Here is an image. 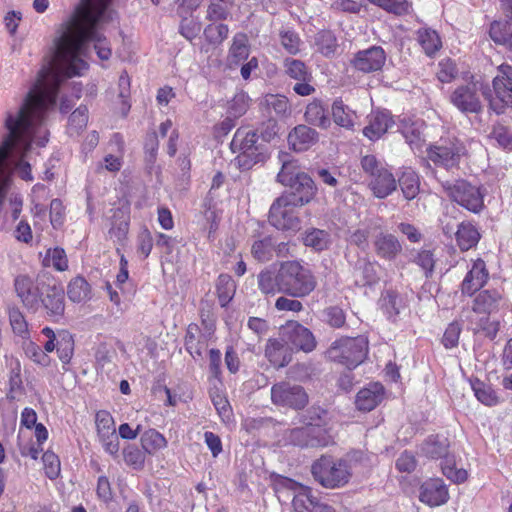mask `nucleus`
Instances as JSON below:
<instances>
[{"instance_id": "42", "label": "nucleus", "mask_w": 512, "mask_h": 512, "mask_svg": "<svg viewBox=\"0 0 512 512\" xmlns=\"http://www.w3.org/2000/svg\"><path fill=\"white\" fill-rule=\"evenodd\" d=\"M253 257L259 262H268L274 255V240L267 236L263 239L254 241L251 247Z\"/></svg>"}, {"instance_id": "57", "label": "nucleus", "mask_w": 512, "mask_h": 512, "mask_svg": "<svg viewBox=\"0 0 512 512\" xmlns=\"http://www.w3.org/2000/svg\"><path fill=\"white\" fill-rule=\"evenodd\" d=\"M24 351L26 356L36 364L42 366H48L50 364V357L42 351L40 346L30 341L24 345Z\"/></svg>"}, {"instance_id": "29", "label": "nucleus", "mask_w": 512, "mask_h": 512, "mask_svg": "<svg viewBox=\"0 0 512 512\" xmlns=\"http://www.w3.org/2000/svg\"><path fill=\"white\" fill-rule=\"evenodd\" d=\"M332 116L334 122L345 129L353 130L357 115L349 106L345 105L341 99H337L332 104Z\"/></svg>"}, {"instance_id": "19", "label": "nucleus", "mask_w": 512, "mask_h": 512, "mask_svg": "<svg viewBox=\"0 0 512 512\" xmlns=\"http://www.w3.org/2000/svg\"><path fill=\"white\" fill-rule=\"evenodd\" d=\"M448 499V490L441 479H430L420 488L419 500L430 507L443 505Z\"/></svg>"}, {"instance_id": "18", "label": "nucleus", "mask_w": 512, "mask_h": 512, "mask_svg": "<svg viewBox=\"0 0 512 512\" xmlns=\"http://www.w3.org/2000/svg\"><path fill=\"white\" fill-rule=\"evenodd\" d=\"M299 488L300 491L292 500L295 512H336L332 506L319 502L313 497L311 488L302 485H299Z\"/></svg>"}, {"instance_id": "45", "label": "nucleus", "mask_w": 512, "mask_h": 512, "mask_svg": "<svg viewBox=\"0 0 512 512\" xmlns=\"http://www.w3.org/2000/svg\"><path fill=\"white\" fill-rule=\"evenodd\" d=\"M512 35V26L508 21H493L490 24L489 36L495 44L506 45Z\"/></svg>"}, {"instance_id": "26", "label": "nucleus", "mask_w": 512, "mask_h": 512, "mask_svg": "<svg viewBox=\"0 0 512 512\" xmlns=\"http://www.w3.org/2000/svg\"><path fill=\"white\" fill-rule=\"evenodd\" d=\"M393 120L389 112L377 111L371 115L369 125L363 129V134L372 141L378 140L392 126Z\"/></svg>"}, {"instance_id": "31", "label": "nucleus", "mask_w": 512, "mask_h": 512, "mask_svg": "<svg viewBox=\"0 0 512 512\" xmlns=\"http://www.w3.org/2000/svg\"><path fill=\"white\" fill-rule=\"evenodd\" d=\"M417 41L428 57H433L442 47L440 36L430 28L419 29L417 31Z\"/></svg>"}, {"instance_id": "43", "label": "nucleus", "mask_w": 512, "mask_h": 512, "mask_svg": "<svg viewBox=\"0 0 512 512\" xmlns=\"http://www.w3.org/2000/svg\"><path fill=\"white\" fill-rule=\"evenodd\" d=\"M236 285L229 275L222 274L218 277L216 290L220 305L225 307L233 298Z\"/></svg>"}, {"instance_id": "21", "label": "nucleus", "mask_w": 512, "mask_h": 512, "mask_svg": "<svg viewBox=\"0 0 512 512\" xmlns=\"http://www.w3.org/2000/svg\"><path fill=\"white\" fill-rule=\"evenodd\" d=\"M384 386L379 382H373L361 389L355 399L356 408L369 412L376 408L384 399Z\"/></svg>"}, {"instance_id": "25", "label": "nucleus", "mask_w": 512, "mask_h": 512, "mask_svg": "<svg viewBox=\"0 0 512 512\" xmlns=\"http://www.w3.org/2000/svg\"><path fill=\"white\" fill-rule=\"evenodd\" d=\"M487 279L488 271L485 262L482 259H477L462 282V293L472 295L483 287Z\"/></svg>"}, {"instance_id": "60", "label": "nucleus", "mask_w": 512, "mask_h": 512, "mask_svg": "<svg viewBox=\"0 0 512 512\" xmlns=\"http://www.w3.org/2000/svg\"><path fill=\"white\" fill-rule=\"evenodd\" d=\"M437 77L442 83L451 82L458 74L456 64L449 58L439 62Z\"/></svg>"}, {"instance_id": "15", "label": "nucleus", "mask_w": 512, "mask_h": 512, "mask_svg": "<svg viewBox=\"0 0 512 512\" xmlns=\"http://www.w3.org/2000/svg\"><path fill=\"white\" fill-rule=\"evenodd\" d=\"M95 424L105 451L116 456L119 451V436L116 433L113 417L108 411L100 410L96 413Z\"/></svg>"}, {"instance_id": "61", "label": "nucleus", "mask_w": 512, "mask_h": 512, "mask_svg": "<svg viewBox=\"0 0 512 512\" xmlns=\"http://www.w3.org/2000/svg\"><path fill=\"white\" fill-rule=\"evenodd\" d=\"M153 238L151 232L148 229L142 230L137 236V254L142 258L146 259L152 250Z\"/></svg>"}, {"instance_id": "2", "label": "nucleus", "mask_w": 512, "mask_h": 512, "mask_svg": "<svg viewBox=\"0 0 512 512\" xmlns=\"http://www.w3.org/2000/svg\"><path fill=\"white\" fill-rule=\"evenodd\" d=\"M311 473L315 481L327 489L344 487L352 476L349 462L331 455H322L314 461Z\"/></svg>"}, {"instance_id": "5", "label": "nucleus", "mask_w": 512, "mask_h": 512, "mask_svg": "<svg viewBox=\"0 0 512 512\" xmlns=\"http://www.w3.org/2000/svg\"><path fill=\"white\" fill-rule=\"evenodd\" d=\"M448 443L447 439H440L438 436H430L421 446L424 455L430 458L445 457L444 463H441L443 474L455 483H462L467 480L468 474L464 469H456L454 461L447 457Z\"/></svg>"}, {"instance_id": "24", "label": "nucleus", "mask_w": 512, "mask_h": 512, "mask_svg": "<svg viewBox=\"0 0 512 512\" xmlns=\"http://www.w3.org/2000/svg\"><path fill=\"white\" fill-rule=\"evenodd\" d=\"M318 141V133L306 125H298L288 134L289 146L297 152L306 151Z\"/></svg>"}, {"instance_id": "8", "label": "nucleus", "mask_w": 512, "mask_h": 512, "mask_svg": "<svg viewBox=\"0 0 512 512\" xmlns=\"http://www.w3.org/2000/svg\"><path fill=\"white\" fill-rule=\"evenodd\" d=\"M465 148L455 137L441 138L427 150L428 158L437 165L451 168L456 166Z\"/></svg>"}, {"instance_id": "55", "label": "nucleus", "mask_w": 512, "mask_h": 512, "mask_svg": "<svg viewBox=\"0 0 512 512\" xmlns=\"http://www.w3.org/2000/svg\"><path fill=\"white\" fill-rule=\"evenodd\" d=\"M249 103V96L245 92H239L229 102L228 112L235 118L241 117L248 110Z\"/></svg>"}, {"instance_id": "3", "label": "nucleus", "mask_w": 512, "mask_h": 512, "mask_svg": "<svg viewBox=\"0 0 512 512\" xmlns=\"http://www.w3.org/2000/svg\"><path fill=\"white\" fill-rule=\"evenodd\" d=\"M368 353V340L364 336L342 337L334 341L328 348L327 357L333 361L353 369L360 365Z\"/></svg>"}, {"instance_id": "41", "label": "nucleus", "mask_w": 512, "mask_h": 512, "mask_svg": "<svg viewBox=\"0 0 512 512\" xmlns=\"http://www.w3.org/2000/svg\"><path fill=\"white\" fill-rule=\"evenodd\" d=\"M303 242L305 246L312 247L317 251L326 249L330 243V234L321 229L312 228L305 232Z\"/></svg>"}, {"instance_id": "20", "label": "nucleus", "mask_w": 512, "mask_h": 512, "mask_svg": "<svg viewBox=\"0 0 512 512\" xmlns=\"http://www.w3.org/2000/svg\"><path fill=\"white\" fill-rule=\"evenodd\" d=\"M376 255L386 261H394L402 252V244L391 233L380 232L373 241Z\"/></svg>"}, {"instance_id": "32", "label": "nucleus", "mask_w": 512, "mask_h": 512, "mask_svg": "<svg viewBox=\"0 0 512 512\" xmlns=\"http://www.w3.org/2000/svg\"><path fill=\"white\" fill-rule=\"evenodd\" d=\"M501 295L496 290H484L474 299L473 311L476 313L489 314L497 309Z\"/></svg>"}, {"instance_id": "50", "label": "nucleus", "mask_w": 512, "mask_h": 512, "mask_svg": "<svg viewBox=\"0 0 512 512\" xmlns=\"http://www.w3.org/2000/svg\"><path fill=\"white\" fill-rule=\"evenodd\" d=\"M472 389L476 398L487 406H493L498 403V397L495 391L480 380L472 382Z\"/></svg>"}, {"instance_id": "52", "label": "nucleus", "mask_w": 512, "mask_h": 512, "mask_svg": "<svg viewBox=\"0 0 512 512\" xmlns=\"http://www.w3.org/2000/svg\"><path fill=\"white\" fill-rule=\"evenodd\" d=\"M327 411L319 406L310 407L303 415V423L307 426L325 428L327 425Z\"/></svg>"}, {"instance_id": "53", "label": "nucleus", "mask_w": 512, "mask_h": 512, "mask_svg": "<svg viewBox=\"0 0 512 512\" xmlns=\"http://www.w3.org/2000/svg\"><path fill=\"white\" fill-rule=\"evenodd\" d=\"M229 28L226 24H209L204 29L206 40L213 45L221 44L227 37Z\"/></svg>"}, {"instance_id": "46", "label": "nucleus", "mask_w": 512, "mask_h": 512, "mask_svg": "<svg viewBox=\"0 0 512 512\" xmlns=\"http://www.w3.org/2000/svg\"><path fill=\"white\" fill-rule=\"evenodd\" d=\"M232 6L233 0H210L206 18L211 21L225 20Z\"/></svg>"}, {"instance_id": "62", "label": "nucleus", "mask_w": 512, "mask_h": 512, "mask_svg": "<svg viewBox=\"0 0 512 512\" xmlns=\"http://www.w3.org/2000/svg\"><path fill=\"white\" fill-rule=\"evenodd\" d=\"M10 325L14 333L19 336H24L28 332L27 322L18 308H13L9 311Z\"/></svg>"}, {"instance_id": "27", "label": "nucleus", "mask_w": 512, "mask_h": 512, "mask_svg": "<svg viewBox=\"0 0 512 512\" xmlns=\"http://www.w3.org/2000/svg\"><path fill=\"white\" fill-rule=\"evenodd\" d=\"M370 187L377 198H385L397 188V182L393 174L384 168L372 177Z\"/></svg>"}, {"instance_id": "4", "label": "nucleus", "mask_w": 512, "mask_h": 512, "mask_svg": "<svg viewBox=\"0 0 512 512\" xmlns=\"http://www.w3.org/2000/svg\"><path fill=\"white\" fill-rule=\"evenodd\" d=\"M441 185L447 195L465 209L479 213L484 208L483 192L466 180L443 181Z\"/></svg>"}, {"instance_id": "63", "label": "nucleus", "mask_w": 512, "mask_h": 512, "mask_svg": "<svg viewBox=\"0 0 512 512\" xmlns=\"http://www.w3.org/2000/svg\"><path fill=\"white\" fill-rule=\"evenodd\" d=\"M327 323L334 328H341L345 324V313L338 306H331L324 310Z\"/></svg>"}, {"instance_id": "56", "label": "nucleus", "mask_w": 512, "mask_h": 512, "mask_svg": "<svg viewBox=\"0 0 512 512\" xmlns=\"http://www.w3.org/2000/svg\"><path fill=\"white\" fill-rule=\"evenodd\" d=\"M201 29V22L192 16L183 18L179 26L180 34L189 41L195 39L199 35Z\"/></svg>"}, {"instance_id": "17", "label": "nucleus", "mask_w": 512, "mask_h": 512, "mask_svg": "<svg viewBox=\"0 0 512 512\" xmlns=\"http://www.w3.org/2000/svg\"><path fill=\"white\" fill-rule=\"evenodd\" d=\"M386 61V54L382 47L372 46L357 52L352 60L355 69L370 73L380 70Z\"/></svg>"}, {"instance_id": "1", "label": "nucleus", "mask_w": 512, "mask_h": 512, "mask_svg": "<svg viewBox=\"0 0 512 512\" xmlns=\"http://www.w3.org/2000/svg\"><path fill=\"white\" fill-rule=\"evenodd\" d=\"M257 286L266 297L283 294L304 298L315 290L317 281L311 270L293 260L280 263L278 269H263L257 275Z\"/></svg>"}, {"instance_id": "34", "label": "nucleus", "mask_w": 512, "mask_h": 512, "mask_svg": "<svg viewBox=\"0 0 512 512\" xmlns=\"http://www.w3.org/2000/svg\"><path fill=\"white\" fill-rule=\"evenodd\" d=\"M398 183L405 199L413 200L419 194L420 179L415 171L411 169L403 171Z\"/></svg>"}, {"instance_id": "6", "label": "nucleus", "mask_w": 512, "mask_h": 512, "mask_svg": "<svg viewBox=\"0 0 512 512\" xmlns=\"http://www.w3.org/2000/svg\"><path fill=\"white\" fill-rule=\"evenodd\" d=\"M258 136L254 131L238 129L231 142V149L238 152L237 161L242 169H250L262 159L257 146Z\"/></svg>"}, {"instance_id": "14", "label": "nucleus", "mask_w": 512, "mask_h": 512, "mask_svg": "<svg viewBox=\"0 0 512 512\" xmlns=\"http://www.w3.org/2000/svg\"><path fill=\"white\" fill-rule=\"evenodd\" d=\"M43 293L40 300V308H43L48 317L53 320L61 318L65 311L64 289L49 279L47 286H42Z\"/></svg>"}, {"instance_id": "9", "label": "nucleus", "mask_w": 512, "mask_h": 512, "mask_svg": "<svg viewBox=\"0 0 512 512\" xmlns=\"http://www.w3.org/2000/svg\"><path fill=\"white\" fill-rule=\"evenodd\" d=\"M495 99H490V109L497 114H502L504 108H512V66L501 64L497 68V75L493 79Z\"/></svg>"}, {"instance_id": "40", "label": "nucleus", "mask_w": 512, "mask_h": 512, "mask_svg": "<svg viewBox=\"0 0 512 512\" xmlns=\"http://www.w3.org/2000/svg\"><path fill=\"white\" fill-rule=\"evenodd\" d=\"M317 50L324 56H333L338 48L337 39L330 30H322L317 33L315 38Z\"/></svg>"}, {"instance_id": "64", "label": "nucleus", "mask_w": 512, "mask_h": 512, "mask_svg": "<svg viewBox=\"0 0 512 512\" xmlns=\"http://www.w3.org/2000/svg\"><path fill=\"white\" fill-rule=\"evenodd\" d=\"M492 136L502 147L512 149V134L504 125H495L492 130Z\"/></svg>"}, {"instance_id": "35", "label": "nucleus", "mask_w": 512, "mask_h": 512, "mask_svg": "<svg viewBox=\"0 0 512 512\" xmlns=\"http://www.w3.org/2000/svg\"><path fill=\"white\" fill-rule=\"evenodd\" d=\"M279 158L282 162V167L277 175V181L282 185L286 186L287 184H290L291 181L305 173L301 171L296 160L288 159V155L286 153L280 154Z\"/></svg>"}, {"instance_id": "12", "label": "nucleus", "mask_w": 512, "mask_h": 512, "mask_svg": "<svg viewBox=\"0 0 512 512\" xmlns=\"http://www.w3.org/2000/svg\"><path fill=\"white\" fill-rule=\"evenodd\" d=\"M49 278H38L33 281L30 277L20 275L15 279V291L23 305L34 312L40 309V298L43 293L42 286H47Z\"/></svg>"}, {"instance_id": "54", "label": "nucleus", "mask_w": 512, "mask_h": 512, "mask_svg": "<svg viewBox=\"0 0 512 512\" xmlns=\"http://www.w3.org/2000/svg\"><path fill=\"white\" fill-rule=\"evenodd\" d=\"M402 134L412 149L419 150L422 148L424 139L419 125L416 123L410 125L405 124L402 129Z\"/></svg>"}, {"instance_id": "10", "label": "nucleus", "mask_w": 512, "mask_h": 512, "mask_svg": "<svg viewBox=\"0 0 512 512\" xmlns=\"http://www.w3.org/2000/svg\"><path fill=\"white\" fill-rule=\"evenodd\" d=\"M271 400L277 406L300 410L308 404L309 397L302 386L283 381L272 386Z\"/></svg>"}, {"instance_id": "49", "label": "nucleus", "mask_w": 512, "mask_h": 512, "mask_svg": "<svg viewBox=\"0 0 512 512\" xmlns=\"http://www.w3.org/2000/svg\"><path fill=\"white\" fill-rule=\"evenodd\" d=\"M45 266H52L58 271H65L68 268V259L64 249L55 247L48 249L43 260Z\"/></svg>"}, {"instance_id": "33", "label": "nucleus", "mask_w": 512, "mask_h": 512, "mask_svg": "<svg viewBox=\"0 0 512 512\" xmlns=\"http://www.w3.org/2000/svg\"><path fill=\"white\" fill-rule=\"evenodd\" d=\"M287 345L280 339H269L265 348V355L269 361L278 367H283L288 364L287 359Z\"/></svg>"}, {"instance_id": "11", "label": "nucleus", "mask_w": 512, "mask_h": 512, "mask_svg": "<svg viewBox=\"0 0 512 512\" xmlns=\"http://www.w3.org/2000/svg\"><path fill=\"white\" fill-rule=\"evenodd\" d=\"M282 341L291 349L311 352L316 347L312 332L297 321H288L280 328Z\"/></svg>"}, {"instance_id": "16", "label": "nucleus", "mask_w": 512, "mask_h": 512, "mask_svg": "<svg viewBox=\"0 0 512 512\" xmlns=\"http://www.w3.org/2000/svg\"><path fill=\"white\" fill-rule=\"evenodd\" d=\"M477 91L475 83L460 85L451 93L450 101L463 113H480L482 111V103Z\"/></svg>"}, {"instance_id": "22", "label": "nucleus", "mask_w": 512, "mask_h": 512, "mask_svg": "<svg viewBox=\"0 0 512 512\" xmlns=\"http://www.w3.org/2000/svg\"><path fill=\"white\" fill-rule=\"evenodd\" d=\"M286 186L290 187L292 191L284 195L292 196L300 206L308 204L314 198L317 190L314 181L307 173L301 174Z\"/></svg>"}, {"instance_id": "36", "label": "nucleus", "mask_w": 512, "mask_h": 512, "mask_svg": "<svg viewBox=\"0 0 512 512\" xmlns=\"http://www.w3.org/2000/svg\"><path fill=\"white\" fill-rule=\"evenodd\" d=\"M480 238L477 229L470 223H461L456 232V240L462 251L474 247Z\"/></svg>"}, {"instance_id": "51", "label": "nucleus", "mask_w": 512, "mask_h": 512, "mask_svg": "<svg viewBox=\"0 0 512 512\" xmlns=\"http://www.w3.org/2000/svg\"><path fill=\"white\" fill-rule=\"evenodd\" d=\"M145 451L135 445H128L123 449L125 463L135 470H142L145 465Z\"/></svg>"}, {"instance_id": "44", "label": "nucleus", "mask_w": 512, "mask_h": 512, "mask_svg": "<svg viewBox=\"0 0 512 512\" xmlns=\"http://www.w3.org/2000/svg\"><path fill=\"white\" fill-rule=\"evenodd\" d=\"M286 74L297 81L312 80V74L305 63L298 59L286 58L284 60Z\"/></svg>"}, {"instance_id": "28", "label": "nucleus", "mask_w": 512, "mask_h": 512, "mask_svg": "<svg viewBox=\"0 0 512 512\" xmlns=\"http://www.w3.org/2000/svg\"><path fill=\"white\" fill-rule=\"evenodd\" d=\"M262 105L270 118H284L291 113L288 98L283 95L267 94L263 98Z\"/></svg>"}, {"instance_id": "47", "label": "nucleus", "mask_w": 512, "mask_h": 512, "mask_svg": "<svg viewBox=\"0 0 512 512\" xmlns=\"http://www.w3.org/2000/svg\"><path fill=\"white\" fill-rule=\"evenodd\" d=\"M279 38L282 47L291 55H296L300 51L301 39L298 34L287 27L279 30Z\"/></svg>"}, {"instance_id": "58", "label": "nucleus", "mask_w": 512, "mask_h": 512, "mask_svg": "<svg viewBox=\"0 0 512 512\" xmlns=\"http://www.w3.org/2000/svg\"><path fill=\"white\" fill-rule=\"evenodd\" d=\"M44 471L48 478L56 479L60 474V460L56 454L46 451L42 456Z\"/></svg>"}, {"instance_id": "59", "label": "nucleus", "mask_w": 512, "mask_h": 512, "mask_svg": "<svg viewBox=\"0 0 512 512\" xmlns=\"http://www.w3.org/2000/svg\"><path fill=\"white\" fill-rule=\"evenodd\" d=\"M414 262L422 268L426 277H429L435 265L434 254L431 250H420L414 258Z\"/></svg>"}, {"instance_id": "7", "label": "nucleus", "mask_w": 512, "mask_h": 512, "mask_svg": "<svg viewBox=\"0 0 512 512\" xmlns=\"http://www.w3.org/2000/svg\"><path fill=\"white\" fill-rule=\"evenodd\" d=\"M298 205L292 196L284 194L278 197L269 210V222L279 230H297L300 227V220L296 215L295 208Z\"/></svg>"}, {"instance_id": "30", "label": "nucleus", "mask_w": 512, "mask_h": 512, "mask_svg": "<svg viewBox=\"0 0 512 512\" xmlns=\"http://www.w3.org/2000/svg\"><path fill=\"white\" fill-rule=\"evenodd\" d=\"M377 263L370 261H359L354 270L355 283L358 286L373 285L378 282L379 275Z\"/></svg>"}, {"instance_id": "38", "label": "nucleus", "mask_w": 512, "mask_h": 512, "mask_svg": "<svg viewBox=\"0 0 512 512\" xmlns=\"http://www.w3.org/2000/svg\"><path fill=\"white\" fill-rule=\"evenodd\" d=\"M304 117L311 125L321 128H327L330 126V119L319 101H313L307 105Z\"/></svg>"}, {"instance_id": "48", "label": "nucleus", "mask_w": 512, "mask_h": 512, "mask_svg": "<svg viewBox=\"0 0 512 512\" xmlns=\"http://www.w3.org/2000/svg\"><path fill=\"white\" fill-rule=\"evenodd\" d=\"M88 123V109L86 106H79L72 112L68 121V133L78 135Z\"/></svg>"}, {"instance_id": "39", "label": "nucleus", "mask_w": 512, "mask_h": 512, "mask_svg": "<svg viewBox=\"0 0 512 512\" xmlns=\"http://www.w3.org/2000/svg\"><path fill=\"white\" fill-rule=\"evenodd\" d=\"M67 294L73 302L80 303L86 301L90 299V285L83 277L77 276L70 281Z\"/></svg>"}, {"instance_id": "37", "label": "nucleus", "mask_w": 512, "mask_h": 512, "mask_svg": "<svg viewBox=\"0 0 512 512\" xmlns=\"http://www.w3.org/2000/svg\"><path fill=\"white\" fill-rule=\"evenodd\" d=\"M141 446L149 455L155 454L157 451L167 446L166 438L155 429H148L141 435Z\"/></svg>"}, {"instance_id": "13", "label": "nucleus", "mask_w": 512, "mask_h": 512, "mask_svg": "<svg viewBox=\"0 0 512 512\" xmlns=\"http://www.w3.org/2000/svg\"><path fill=\"white\" fill-rule=\"evenodd\" d=\"M287 440L289 443L301 448H315L327 446L331 442V436L326 428L304 425L290 430Z\"/></svg>"}, {"instance_id": "23", "label": "nucleus", "mask_w": 512, "mask_h": 512, "mask_svg": "<svg viewBox=\"0 0 512 512\" xmlns=\"http://www.w3.org/2000/svg\"><path fill=\"white\" fill-rule=\"evenodd\" d=\"M250 44L248 36L245 33L239 32L233 36L232 44L229 48L227 55V66L229 69H234L240 66L243 62L249 59Z\"/></svg>"}]
</instances>
